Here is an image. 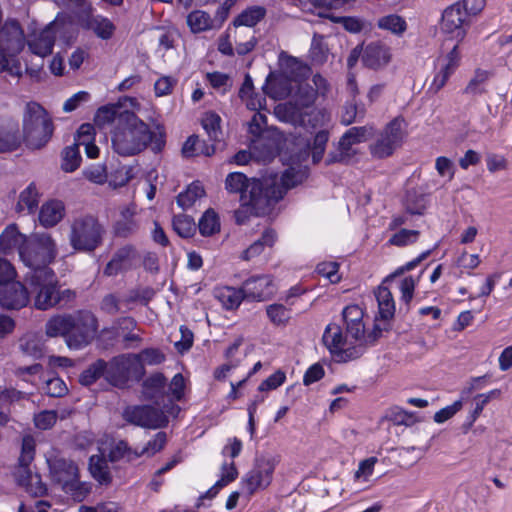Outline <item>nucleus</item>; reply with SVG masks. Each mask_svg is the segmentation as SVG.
Masks as SVG:
<instances>
[{"mask_svg":"<svg viewBox=\"0 0 512 512\" xmlns=\"http://www.w3.org/2000/svg\"><path fill=\"white\" fill-rule=\"evenodd\" d=\"M112 147L120 156H134L142 152L150 144L153 152H161L165 146V132L158 128L157 132L133 112L119 115L112 133Z\"/></svg>","mask_w":512,"mask_h":512,"instance_id":"nucleus-1","label":"nucleus"},{"mask_svg":"<svg viewBox=\"0 0 512 512\" xmlns=\"http://www.w3.org/2000/svg\"><path fill=\"white\" fill-rule=\"evenodd\" d=\"M98 330L96 316L87 310H79L72 314L51 317L45 332L49 337L62 336L70 349H82L89 345Z\"/></svg>","mask_w":512,"mask_h":512,"instance_id":"nucleus-2","label":"nucleus"},{"mask_svg":"<svg viewBox=\"0 0 512 512\" xmlns=\"http://www.w3.org/2000/svg\"><path fill=\"white\" fill-rule=\"evenodd\" d=\"M225 189L228 193L239 194L242 206H247L256 216L267 214L282 199L277 187H266L264 181L248 178L244 173L231 172L226 176Z\"/></svg>","mask_w":512,"mask_h":512,"instance_id":"nucleus-3","label":"nucleus"},{"mask_svg":"<svg viewBox=\"0 0 512 512\" xmlns=\"http://www.w3.org/2000/svg\"><path fill=\"white\" fill-rule=\"evenodd\" d=\"M25 46L24 31L14 18H8L0 26V72L7 71L20 77L22 67L17 55Z\"/></svg>","mask_w":512,"mask_h":512,"instance_id":"nucleus-4","label":"nucleus"},{"mask_svg":"<svg viewBox=\"0 0 512 512\" xmlns=\"http://www.w3.org/2000/svg\"><path fill=\"white\" fill-rule=\"evenodd\" d=\"M23 140L32 150H39L50 141L53 132V121L47 111L36 102H28L22 119Z\"/></svg>","mask_w":512,"mask_h":512,"instance_id":"nucleus-5","label":"nucleus"},{"mask_svg":"<svg viewBox=\"0 0 512 512\" xmlns=\"http://www.w3.org/2000/svg\"><path fill=\"white\" fill-rule=\"evenodd\" d=\"M105 228L91 214L75 217L69 226V244L77 252L92 253L103 243Z\"/></svg>","mask_w":512,"mask_h":512,"instance_id":"nucleus-6","label":"nucleus"},{"mask_svg":"<svg viewBox=\"0 0 512 512\" xmlns=\"http://www.w3.org/2000/svg\"><path fill=\"white\" fill-rule=\"evenodd\" d=\"M57 255V246L52 236L47 232H35L27 237L19 247L22 262L31 269L49 268Z\"/></svg>","mask_w":512,"mask_h":512,"instance_id":"nucleus-7","label":"nucleus"},{"mask_svg":"<svg viewBox=\"0 0 512 512\" xmlns=\"http://www.w3.org/2000/svg\"><path fill=\"white\" fill-rule=\"evenodd\" d=\"M35 440L31 435L22 438L21 453L18 459V467L15 477L18 484L34 497H42L47 493L46 484L38 473H33L30 464L35 457Z\"/></svg>","mask_w":512,"mask_h":512,"instance_id":"nucleus-8","label":"nucleus"},{"mask_svg":"<svg viewBox=\"0 0 512 512\" xmlns=\"http://www.w3.org/2000/svg\"><path fill=\"white\" fill-rule=\"evenodd\" d=\"M29 294L34 295V306L39 310H48L57 306L58 280L51 268L37 269L27 275Z\"/></svg>","mask_w":512,"mask_h":512,"instance_id":"nucleus-9","label":"nucleus"},{"mask_svg":"<svg viewBox=\"0 0 512 512\" xmlns=\"http://www.w3.org/2000/svg\"><path fill=\"white\" fill-rule=\"evenodd\" d=\"M145 374L144 364L135 354H121L107 362V381L124 388L129 381H140Z\"/></svg>","mask_w":512,"mask_h":512,"instance_id":"nucleus-10","label":"nucleus"},{"mask_svg":"<svg viewBox=\"0 0 512 512\" xmlns=\"http://www.w3.org/2000/svg\"><path fill=\"white\" fill-rule=\"evenodd\" d=\"M48 465L54 481L61 484L65 491L71 492L78 500L85 497L88 489L78 481V468L73 461L55 457L48 460Z\"/></svg>","mask_w":512,"mask_h":512,"instance_id":"nucleus-11","label":"nucleus"},{"mask_svg":"<svg viewBox=\"0 0 512 512\" xmlns=\"http://www.w3.org/2000/svg\"><path fill=\"white\" fill-rule=\"evenodd\" d=\"M322 342L336 362H347L359 358L363 353L362 345L347 346V338L337 324H329L322 336Z\"/></svg>","mask_w":512,"mask_h":512,"instance_id":"nucleus-12","label":"nucleus"},{"mask_svg":"<svg viewBox=\"0 0 512 512\" xmlns=\"http://www.w3.org/2000/svg\"><path fill=\"white\" fill-rule=\"evenodd\" d=\"M159 409L151 405L128 406L123 411V418L136 426L157 429L168 424L167 409Z\"/></svg>","mask_w":512,"mask_h":512,"instance_id":"nucleus-13","label":"nucleus"},{"mask_svg":"<svg viewBox=\"0 0 512 512\" xmlns=\"http://www.w3.org/2000/svg\"><path fill=\"white\" fill-rule=\"evenodd\" d=\"M275 470V460L266 457H257L254 466L242 478V486L249 495L258 490L266 489L272 482Z\"/></svg>","mask_w":512,"mask_h":512,"instance_id":"nucleus-14","label":"nucleus"},{"mask_svg":"<svg viewBox=\"0 0 512 512\" xmlns=\"http://www.w3.org/2000/svg\"><path fill=\"white\" fill-rule=\"evenodd\" d=\"M403 123V118L396 117L386 125L379 138L370 147L374 157L382 159L392 155L403 140Z\"/></svg>","mask_w":512,"mask_h":512,"instance_id":"nucleus-15","label":"nucleus"},{"mask_svg":"<svg viewBox=\"0 0 512 512\" xmlns=\"http://www.w3.org/2000/svg\"><path fill=\"white\" fill-rule=\"evenodd\" d=\"M466 14L461 9V3L457 2L446 8L442 14L441 29L450 34L451 38L460 42L466 35L464 27Z\"/></svg>","mask_w":512,"mask_h":512,"instance_id":"nucleus-16","label":"nucleus"},{"mask_svg":"<svg viewBox=\"0 0 512 512\" xmlns=\"http://www.w3.org/2000/svg\"><path fill=\"white\" fill-rule=\"evenodd\" d=\"M29 291L19 281L0 287V305L5 309L19 310L29 303Z\"/></svg>","mask_w":512,"mask_h":512,"instance_id":"nucleus-17","label":"nucleus"},{"mask_svg":"<svg viewBox=\"0 0 512 512\" xmlns=\"http://www.w3.org/2000/svg\"><path fill=\"white\" fill-rule=\"evenodd\" d=\"M242 292L245 299L252 301H264L274 293V286L269 275L252 276L242 284Z\"/></svg>","mask_w":512,"mask_h":512,"instance_id":"nucleus-18","label":"nucleus"},{"mask_svg":"<svg viewBox=\"0 0 512 512\" xmlns=\"http://www.w3.org/2000/svg\"><path fill=\"white\" fill-rule=\"evenodd\" d=\"M56 41V31L54 23H50L38 33H34L28 40L27 45L29 50L44 58L50 55Z\"/></svg>","mask_w":512,"mask_h":512,"instance_id":"nucleus-19","label":"nucleus"},{"mask_svg":"<svg viewBox=\"0 0 512 512\" xmlns=\"http://www.w3.org/2000/svg\"><path fill=\"white\" fill-rule=\"evenodd\" d=\"M21 145V135L17 120L0 118V153L12 152Z\"/></svg>","mask_w":512,"mask_h":512,"instance_id":"nucleus-20","label":"nucleus"},{"mask_svg":"<svg viewBox=\"0 0 512 512\" xmlns=\"http://www.w3.org/2000/svg\"><path fill=\"white\" fill-rule=\"evenodd\" d=\"M136 328V320L133 317L125 316L113 321L110 327H105V333L113 332L117 329L119 339L122 338L123 341V348L128 349L133 347V343L138 345L142 341V337L139 334L133 333V330Z\"/></svg>","mask_w":512,"mask_h":512,"instance_id":"nucleus-21","label":"nucleus"},{"mask_svg":"<svg viewBox=\"0 0 512 512\" xmlns=\"http://www.w3.org/2000/svg\"><path fill=\"white\" fill-rule=\"evenodd\" d=\"M390 59V49L379 42L370 43L363 49L362 62L367 68L377 70L387 65Z\"/></svg>","mask_w":512,"mask_h":512,"instance_id":"nucleus-22","label":"nucleus"},{"mask_svg":"<svg viewBox=\"0 0 512 512\" xmlns=\"http://www.w3.org/2000/svg\"><path fill=\"white\" fill-rule=\"evenodd\" d=\"M143 394L147 400L154 401L157 405L165 404L166 378L160 373H154L143 382ZM167 408V405H164Z\"/></svg>","mask_w":512,"mask_h":512,"instance_id":"nucleus-23","label":"nucleus"},{"mask_svg":"<svg viewBox=\"0 0 512 512\" xmlns=\"http://www.w3.org/2000/svg\"><path fill=\"white\" fill-rule=\"evenodd\" d=\"M65 216V206L60 200H49L45 202L39 211V223L44 228L56 226Z\"/></svg>","mask_w":512,"mask_h":512,"instance_id":"nucleus-24","label":"nucleus"},{"mask_svg":"<svg viewBox=\"0 0 512 512\" xmlns=\"http://www.w3.org/2000/svg\"><path fill=\"white\" fill-rule=\"evenodd\" d=\"M85 28L92 31L101 40H110L116 31V26L103 15H89L85 20Z\"/></svg>","mask_w":512,"mask_h":512,"instance_id":"nucleus-25","label":"nucleus"},{"mask_svg":"<svg viewBox=\"0 0 512 512\" xmlns=\"http://www.w3.org/2000/svg\"><path fill=\"white\" fill-rule=\"evenodd\" d=\"M306 177V171L301 168L289 167L287 168L281 178L280 184L276 181L264 180V184L266 187H277L282 192V198L288 189H291L301 183Z\"/></svg>","mask_w":512,"mask_h":512,"instance_id":"nucleus-26","label":"nucleus"},{"mask_svg":"<svg viewBox=\"0 0 512 512\" xmlns=\"http://www.w3.org/2000/svg\"><path fill=\"white\" fill-rule=\"evenodd\" d=\"M263 91L274 99L285 98L291 93L289 81L283 76H276L270 72L263 86Z\"/></svg>","mask_w":512,"mask_h":512,"instance_id":"nucleus-27","label":"nucleus"},{"mask_svg":"<svg viewBox=\"0 0 512 512\" xmlns=\"http://www.w3.org/2000/svg\"><path fill=\"white\" fill-rule=\"evenodd\" d=\"M214 295L226 310L238 308L245 299L241 288L237 289L230 286L215 289Z\"/></svg>","mask_w":512,"mask_h":512,"instance_id":"nucleus-28","label":"nucleus"},{"mask_svg":"<svg viewBox=\"0 0 512 512\" xmlns=\"http://www.w3.org/2000/svg\"><path fill=\"white\" fill-rule=\"evenodd\" d=\"M376 26L380 30L387 31L397 37H402L408 28L406 20L394 13L378 18Z\"/></svg>","mask_w":512,"mask_h":512,"instance_id":"nucleus-29","label":"nucleus"},{"mask_svg":"<svg viewBox=\"0 0 512 512\" xmlns=\"http://www.w3.org/2000/svg\"><path fill=\"white\" fill-rule=\"evenodd\" d=\"M489 79L490 73L488 71L477 69L462 93L472 99L487 93V82Z\"/></svg>","mask_w":512,"mask_h":512,"instance_id":"nucleus-30","label":"nucleus"},{"mask_svg":"<svg viewBox=\"0 0 512 512\" xmlns=\"http://www.w3.org/2000/svg\"><path fill=\"white\" fill-rule=\"evenodd\" d=\"M40 194L35 183H30L19 195L16 205L18 212L34 213L39 204Z\"/></svg>","mask_w":512,"mask_h":512,"instance_id":"nucleus-31","label":"nucleus"},{"mask_svg":"<svg viewBox=\"0 0 512 512\" xmlns=\"http://www.w3.org/2000/svg\"><path fill=\"white\" fill-rule=\"evenodd\" d=\"M378 303L379 316L382 320H390L395 314V302L392 293L387 287L380 286L375 292Z\"/></svg>","mask_w":512,"mask_h":512,"instance_id":"nucleus-32","label":"nucleus"},{"mask_svg":"<svg viewBox=\"0 0 512 512\" xmlns=\"http://www.w3.org/2000/svg\"><path fill=\"white\" fill-rule=\"evenodd\" d=\"M184 388V377L182 374L177 373L172 378L169 386H166V397L169 398V402L171 403L170 409H167V413L172 415H177L179 413L180 407L178 405H174L172 401H180L182 399L184 395Z\"/></svg>","mask_w":512,"mask_h":512,"instance_id":"nucleus-33","label":"nucleus"},{"mask_svg":"<svg viewBox=\"0 0 512 512\" xmlns=\"http://www.w3.org/2000/svg\"><path fill=\"white\" fill-rule=\"evenodd\" d=\"M275 115L284 122L291 123L294 125L301 124L303 122V112L295 103V101H288L282 104H278L275 107Z\"/></svg>","mask_w":512,"mask_h":512,"instance_id":"nucleus-34","label":"nucleus"},{"mask_svg":"<svg viewBox=\"0 0 512 512\" xmlns=\"http://www.w3.org/2000/svg\"><path fill=\"white\" fill-rule=\"evenodd\" d=\"M101 376H104L107 380V362L103 359H98L80 374L79 382L84 386H90Z\"/></svg>","mask_w":512,"mask_h":512,"instance_id":"nucleus-35","label":"nucleus"},{"mask_svg":"<svg viewBox=\"0 0 512 512\" xmlns=\"http://www.w3.org/2000/svg\"><path fill=\"white\" fill-rule=\"evenodd\" d=\"M276 240V233L272 229H266L261 238L251 244L242 253V259L250 260L262 253L265 246L272 247Z\"/></svg>","mask_w":512,"mask_h":512,"instance_id":"nucleus-36","label":"nucleus"},{"mask_svg":"<svg viewBox=\"0 0 512 512\" xmlns=\"http://www.w3.org/2000/svg\"><path fill=\"white\" fill-rule=\"evenodd\" d=\"M266 15V9L262 6H251L242 11L233 21L235 27H253Z\"/></svg>","mask_w":512,"mask_h":512,"instance_id":"nucleus-37","label":"nucleus"},{"mask_svg":"<svg viewBox=\"0 0 512 512\" xmlns=\"http://www.w3.org/2000/svg\"><path fill=\"white\" fill-rule=\"evenodd\" d=\"M187 25L193 33H200L215 28L210 15L202 10H195L189 13Z\"/></svg>","mask_w":512,"mask_h":512,"instance_id":"nucleus-38","label":"nucleus"},{"mask_svg":"<svg viewBox=\"0 0 512 512\" xmlns=\"http://www.w3.org/2000/svg\"><path fill=\"white\" fill-rule=\"evenodd\" d=\"M121 215L122 219L116 221L114 225V233L117 237L127 238L136 233L138 224L129 209L123 210Z\"/></svg>","mask_w":512,"mask_h":512,"instance_id":"nucleus-39","label":"nucleus"},{"mask_svg":"<svg viewBox=\"0 0 512 512\" xmlns=\"http://www.w3.org/2000/svg\"><path fill=\"white\" fill-rule=\"evenodd\" d=\"M352 144L350 140L343 142V136L340 138L338 143V148L335 151H332L328 154L326 158V164H334V163H342L348 164L355 151L352 149Z\"/></svg>","mask_w":512,"mask_h":512,"instance_id":"nucleus-40","label":"nucleus"},{"mask_svg":"<svg viewBox=\"0 0 512 512\" xmlns=\"http://www.w3.org/2000/svg\"><path fill=\"white\" fill-rule=\"evenodd\" d=\"M108 457L111 462H117L122 459L130 462L139 458V454L138 450L131 448L127 441L119 440L112 445Z\"/></svg>","mask_w":512,"mask_h":512,"instance_id":"nucleus-41","label":"nucleus"},{"mask_svg":"<svg viewBox=\"0 0 512 512\" xmlns=\"http://www.w3.org/2000/svg\"><path fill=\"white\" fill-rule=\"evenodd\" d=\"M26 238L18 231L14 224L9 225L0 235V248L4 252L10 251L15 247L19 248Z\"/></svg>","mask_w":512,"mask_h":512,"instance_id":"nucleus-42","label":"nucleus"},{"mask_svg":"<svg viewBox=\"0 0 512 512\" xmlns=\"http://www.w3.org/2000/svg\"><path fill=\"white\" fill-rule=\"evenodd\" d=\"M201 235L208 237L220 231V221L217 213L213 209L204 212L198 223Z\"/></svg>","mask_w":512,"mask_h":512,"instance_id":"nucleus-43","label":"nucleus"},{"mask_svg":"<svg viewBox=\"0 0 512 512\" xmlns=\"http://www.w3.org/2000/svg\"><path fill=\"white\" fill-rule=\"evenodd\" d=\"M61 168L65 172L75 171L81 163V155L78 142L63 149Z\"/></svg>","mask_w":512,"mask_h":512,"instance_id":"nucleus-44","label":"nucleus"},{"mask_svg":"<svg viewBox=\"0 0 512 512\" xmlns=\"http://www.w3.org/2000/svg\"><path fill=\"white\" fill-rule=\"evenodd\" d=\"M173 230L182 238H190L196 232V224L191 216L175 215L172 219Z\"/></svg>","mask_w":512,"mask_h":512,"instance_id":"nucleus-45","label":"nucleus"},{"mask_svg":"<svg viewBox=\"0 0 512 512\" xmlns=\"http://www.w3.org/2000/svg\"><path fill=\"white\" fill-rule=\"evenodd\" d=\"M90 472L100 484L107 485L112 480L106 460L100 457L92 456L90 458Z\"/></svg>","mask_w":512,"mask_h":512,"instance_id":"nucleus-46","label":"nucleus"},{"mask_svg":"<svg viewBox=\"0 0 512 512\" xmlns=\"http://www.w3.org/2000/svg\"><path fill=\"white\" fill-rule=\"evenodd\" d=\"M204 194L205 191L202 186L197 183H192L185 191L177 196V204L184 210L188 209Z\"/></svg>","mask_w":512,"mask_h":512,"instance_id":"nucleus-47","label":"nucleus"},{"mask_svg":"<svg viewBox=\"0 0 512 512\" xmlns=\"http://www.w3.org/2000/svg\"><path fill=\"white\" fill-rule=\"evenodd\" d=\"M19 349L24 355L35 359L41 358L44 354L42 342L34 335H27L21 338Z\"/></svg>","mask_w":512,"mask_h":512,"instance_id":"nucleus-48","label":"nucleus"},{"mask_svg":"<svg viewBox=\"0 0 512 512\" xmlns=\"http://www.w3.org/2000/svg\"><path fill=\"white\" fill-rule=\"evenodd\" d=\"M221 118L215 112H207L202 119V126L211 141L219 142L222 134Z\"/></svg>","mask_w":512,"mask_h":512,"instance_id":"nucleus-49","label":"nucleus"},{"mask_svg":"<svg viewBox=\"0 0 512 512\" xmlns=\"http://www.w3.org/2000/svg\"><path fill=\"white\" fill-rule=\"evenodd\" d=\"M253 91H254L253 80L249 74H246L244 81L242 83V86L239 90V97L241 99L249 98V100L247 101V107L251 110H257L258 108H260L262 106L261 101H265V99L264 98L254 99L252 97Z\"/></svg>","mask_w":512,"mask_h":512,"instance_id":"nucleus-50","label":"nucleus"},{"mask_svg":"<svg viewBox=\"0 0 512 512\" xmlns=\"http://www.w3.org/2000/svg\"><path fill=\"white\" fill-rule=\"evenodd\" d=\"M406 211L412 215H421L426 209V199L423 194L408 191L405 199Z\"/></svg>","mask_w":512,"mask_h":512,"instance_id":"nucleus-51","label":"nucleus"},{"mask_svg":"<svg viewBox=\"0 0 512 512\" xmlns=\"http://www.w3.org/2000/svg\"><path fill=\"white\" fill-rule=\"evenodd\" d=\"M328 140L329 132L327 130H320L315 134L313 144L309 147L314 163H318L323 158ZM308 146H310V144H308Z\"/></svg>","mask_w":512,"mask_h":512,"instance_id":"nucleus-52","label":"nucleus"},{"mask_svg":"<svg viewBox=\"0 0 512 512\" xmlns=\"http://www.w3.org/2000/svg\"><path fill=\"white\" fill-rule=\"evenodd\" d=\"M365 115L364 108H358L357 104L354 101L347 102L343 106L342 114H341V123L343 125H350L353 122L359 121L363 119Z\"/></svg>","mask_w":512,"mask_h":512,"instance_id":"nucleus-53","label":"nucleus"},{"mask_svg":"<svg viewBox=\"0 0 512 512\" xmlns=\"http://www.w3.org/2000/svg\"><path fill=\"white\" fill-rule=\"evenodd\" d=\"M167 442V434L160 431L155 434L154 438L150 440L141 450H138L139 457L146 455L151 457L157 452L161 451Z\"/></svg>","mask_w":512,"mask_h":512,"instance_id":"nucleus-54","label":"nucleus"},{"mask_svg":"<svg viewBox=\"0 0 512 512\" xmlns=\"http://www.w3.org/2000/svg\"><path fill=\"white\" fill-rule=\"evenodd\" d=\"M385 418L395 425L411 426L414 423L413 415L398 406L390 408L386 412Z\"/></svg>","mask_w":512,"mask_h":512,"instance_id":"nucleus-55","label":"nucleus"},{"mask_svg":"<svg viewBox=\"0 0 512 512\" xmlns=\"http://www.w3.org/2000/svg\"><path fill=\"white\" fill-rule=\"evenodd\" d=\"M266 313L270 321L275 325L284 324L290 318L288 309L282 304H271L267 306Z\"/></svg>","mask_w":512,"mask_h":512,"instance_id":"nucleus-56","label":"nucleus"},{"mask_svg":"<svg viewBox=\"0 0 512 512\" xmlns=\"http://www.w3.org/2000/svg\"><path fill=\"white\" fill-rule=\"evenodd\" d=\"M419 236V231L417 230H408L401 229L399 232L395 233L389 240V243L395 246H406L408 244L414 243Z\"/></svg>","mask_w":512,"mask_h":512,"instance_id":"nucleus-57","label":"nucleus"},{"mask_svg":"<svg viewBox=\"0 0 512 512\" xmlns=\"http://www.w3.org/2000/svg\"><path fill=\"white\" fill-rule=\"evenodd\" d=\"M372 128L367 126L352 127L343 134V142L350 140L352 144H358L367 139Z\"/></svg>","mask_w":512,"mask_h":512,"instance_id":"nucleus-58","label":"nucleus"},{"mask_svg":"<svg viewBox=\"0 0 512 512\" xmlns=\"http://www.w3.org/2000/svg\"><path fill=\"white\" fill-rule=\"evenodd\" d=\"M117 116V109L114 106H102L95 114V124L99 127H104L115 121Z\"/></svg>","mask_w":512,"mask_h":512,"instance_id":"nucleus-59","label":"nucleus"},{"mask_svg":"<svg viewBox=\"0 0 512 512\" xmlns=\"http://www.w3.org/2000/svg\"><path fill=\"white\" fill-rule=\"evenodd\" d=\"M57 412L54 410H44L34 417L35 426L41 430L52 428L57 421Z\"/></svg>","mask_w":512,"mask_h":512,"instance_id":"nucleus-60","label":"nucleus"},{"mask_svg":"<svg viewBox=\"0 0 512 512\" xmlns=\"http://www.w3.org/2000/svg\"><path fill=\"white\" fill-rule=\"evenodd\" d=\"M121 299L113 293L105 295L100 302V309L108 315H116L120 312Z\"/></svg>","mask_w":512,"mask_h":512,"instance_id":"nucleus-61","label":"nucleus"},{"mask_svg":"<svg viewBox=\"0 0 512 512\" xmlns=\"http://www.w3.org/2000/svg\"><path fill=\"white\" fill-rule=\"evenodd\" d=\"M286 379V375L283 371L277 370L272 375H270L267 379L261 382L258 387L259 392L275 390L279 386H281Z\"/></svg>","mask_w":512,"mask_h":512,"instance_id":"nucleus-62","label":"nucleus"},{"mask_svg":"<svg viewBox=\"0 0 512 512\" xmlns=\"http://www.w3.org/2000/svg\"><path fill=\"white\" fill-rule=\"evenodd\" d=\"M68 389L64 381L58 377L48 379L46 381L45 393L51 397H62L67 393Z\"/></svg>","mask_w":512,"mask_h":512,"instance_id":"nucleus-63","label":"nucleus"},{"mask_svg":"<svg viewBox=\"0 0 512 512\" xmlns=\"http://www.w3.org/2000/svg\"><path fill=\"white\" fill-rule=\"evenodd\" d=\"M301 109L311 107L315 101V91L310 87H300L298 93L293 100Z\"/></svg>","mask_w":512,"mask_h":512,"instance_id":"nucleus-64","label":"nucleus"}]
</instances>
